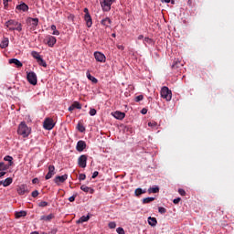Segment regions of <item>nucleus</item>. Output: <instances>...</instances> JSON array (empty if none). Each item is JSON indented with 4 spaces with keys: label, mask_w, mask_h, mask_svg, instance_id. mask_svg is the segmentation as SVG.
<instances>
[{
    "label": "nucleus",
    "mask_w": 234,
    "mask_h": 234,
    "mask_svg": "<svg viewBox=\"0 0 234 234\" xmlns=\"http://www.w3.org/2000/svg\"><path fill=\"white\" fill-rule=\"evenodd\" d=\"M162 3H171L172 5H175V0H161Z\"/></svg>",
    "instance_id": "50"
},
{
    "label": "nucleus",
    "mask_w": 234,
    "mask_h": 234,
    "mask_svg": "<svg viewBox=\"0 0 234 234\" xmlns=\"http://www.w3.org/2000/svg\"><path fill=\"white\" fill-rule=\"evenodd\" d=\"M78 165L79 167H81L82 169H85L87 167V155L82 154L78 159Z\"/></svg>",
    "instance_id": "10"
},
{
    "label": "nucleus",
    "mask_w": 234,
    "mask_h": 234,
    "mask_svg": "<svg viewBox=\"0 0 234 234\" xmlns=\"http://www.w3.org/2000/svg\"><path fill=\"white\" fill-rule=\"evenodd\" d=\"M143 100H144V95H138L135 97L134 101H136L138 103L139 101H142Z\"/></svg>",
    "instance_id": "44"
},
{
    "label": "nucleus",
    "mask_w": 234,
    "mask_h": 234,
    "mask_svg": "<svg viewBox=\"0 0 234 234\" xmlns=\"http://www.w3.org/2000/svg\"><path fill=\"white\" fill-rule=\"evenodd\" d=\"M69 202H74L76 200V196H71L69 197Z\"/></svg>",
    "instance_id": "52"
},
{
    "label": "nucleus",
    "mask_w": 234,
    "mask_h": 234,
    "mask_svg": "<svg viewBox=\"0 0 234 234\" xmlns=\"http://www.w3.org/2000/svg\"><path fill=\"white\" fill-rule=\"evenodd\" d=\"M54 175H56V167L54 165H48V172L45 176L46 180H50Z\"/></svg>",
    "instance_id": "12"
},
{
    "label": "nucleus",
    "mask_w": 234,
    "mask_h": 234,
    "mask_svg": "<svg viewBox=\"0 0 234 234\" xmlns=\"http://www.w3.org/2000/svg\"><path fill=\"white\" fill-rule=\"evenodd\" d=\"M10 165H6L5 164V162H1L0 163V171H8V169H10Z\"/></svg>",
    "instance_id": "29"
},
{
    "label": "nucleus",
    "mask_w": 234,
    "mask_h": 234,
    "mask_svg": "<svg viewBox=\"0 0 234 234\" xmlns=\"http://www.w3.org/2000/svg\"><path fill=\"white\" fill-rule=\"evenodd\" d=\"M90 218V216H82L79 218L77 221V224H83V222H89V219Z\"/></svg>",
    "instance_id": "27"
},
{
    "label": "nucleus",
    "mask_w": 234,
    "mask_h": 234,
    "mask_svg": "<svg viewBox=\"0 0 234 234\" xmlns=\"http://www.w3.org/2000/svg\"><path fill=\"white\" fill-rule=\"evenodd\" d=\"M9 43H10V40L8 39V37H4L0 43V48H6V47H8Z\"/></svg>",
    "instance_id": "22"
},
{
    "label": "nucleus",
    "mask_w": 234,
    "mask_h": 234,
    "mask_svg": "<svg viewBox=\"0 0 234 234\" xmlns=\"http://www.w3.org/2000/svg\"><path fill=\"white\" fill-rule=\"evenodd\" d=\"M43 127L46 131H52L53 127H56V122L51 118H46L43 122Z\"/></svg>",
    "instance_id": "6"
},
{
    "label": "nucleus",
    "mask_w": 234,
    "mask_h": 234,
    "mask_svg": "<svg viewBox=\"0 0 234 234\" xmlns=\"http://www.w3.org/2000/svg\"><path fill=\"white\" fill-rule=\"evenodd\" d=\"M180 200H181L180 197L175 198V199L173 200V203H174V204H179Z\"/></svg>",
    "instance_id": "51"
},
{
    "label": "nucleus",
    "mask_w": 234,
    "mask_h": 234,
    "mask_svg": "<svg viewBox=\"0 0 234 234\" xmlns=\"http://www.w3.org/2000/svg\"><path fill=\"white\" fill-rule=\"evenodd\" d=\"M74 105L72 104L71 106L69 107V112H72V111H74Z\"/></svg>",
    "instance_id": "57"
},
{
    "label": "nucleus",
    "mask_w": 234,
    "mask_h": 234,
    "mask_svg": "<svg viewBox=\"0 0 234 234\" xmlns=\"http://www.w3.org/2000/svg\"><path fill=\"white\" fill-rule=\"evenodd\" d=\"M77 129L80 133H85V126H83L81 123H78Z\"/></svg>",
    "instance_id": "37"
},
{
    "label": "nucleus",
    "mask_w": 234,
    "mask_h": 234,
    "mask_svg": "<svg viewBox=\"0 0 234 234\" xmlns=\"http://www.w3.org/2000/svg\"><path fill=\"white\" fill-rule=\"evenodd\" d=\"M27 80L30 85H37V75L34 71H29L27 74Z\"/></svg>",
    "instance_id": "5"
},
{
    "label": "nucleus",
    "mask_w": 234,
    "mask_h": 234,
    "mask_svg": "<svg viewBox=\"0 0 234 234\" xmlns=\"http://www.w3.org/2000/svg\"><path fill=\"white\" fill-rule=\"evenodd\" d=\"M73 108L80 110L81 109V104L79 101H75L73 103Z\"/></svg>",
    "instance_id": "41"
},
{
    "label": "nucleus",
    "mask_w": 234,
    "mask_h": 234,
    "mask_svg": "<svg viewBox=\"0 0 234 234\" xmlns=\"http://www.w3.org/2000/svg\"><path fill=\"white\" fill-rule=\"evenodd\" d=\"M56 37L54 36H48L45 39V43L48 44V47L52 48L54 47L55 43H57Z\"/></svg>",
    "instance_id": "15"
},
{
    "label": "nucleus",
    "mask_w": 234,
    "mask_h": 234,
    "mask_svg": "<svg viewBox=\"0 0 234 234\" xmlns=\"http://www.w3.org/2000/svg\"><path fill=\"white\" fill-rule=\"evenodd\" d=\"M86 76H87L88 80H90V82H92V83H98V79H96L95 77H93L92 75H90V71H87V72H86Z\"/></svg>",
    "instance_id": "26"
},
{
    "label": "nucleus",
    "mask_w": 234,
    "mask_h": 234,
    "mask_svg": "<svg viewBox=\"0 0 234 234\" xmlns=\"http://www.w3.org/2000/svg\"><path fill=\"white\" fill-rule=\"evenodd\" d=\"M30 234H39L38 231H32Z\"/></svg>",
    "instance_id": "63"
},
{
    "label": "nucleus",
    "mask_w": 234,
    "mask_h": 234,
    "mask_svg": "<svg viewBox=\"0 0 234 234\" xmlns=\"http://www.w3.org/2000/svg\"><path fill=\"white\" fill-rule=\"evenodd\" d=\"M67 178H69V175H67V174H65L63 176H57L54 178V182L57 186H61V184H63L67 181Z\"/></svg>",
    "instance_id": "9"
},
{
    "label": "nucleus",
    "mask_w": 234,
    "mask_h": 234,
    "mask_svg": "<svg viewBox=\"0 0 234 234\" xmlns=\"http://www.w3.org/2000/svg\"><path fill=\"white\" fill-rule=\"evenodd\" d=\"M112 116L116 120H123V118H125V112L116 111L112 113Z\"/></svg>",
    "instance_id": "17"
},
{
    "label": "nucleus",
    "mask_w": 234,
    "mask_h": 234,
    "mask_svg": "<svg viewBox=\"0 0 234 234\" xmlns=\"http://www.w3.org/2000/svg\"><path fill=\"white\" fill-rule=\"evenodd\" d=\"M180 67H184V65L182 64V62L176 60L174 62V64L172 65V69H180Z\"/></svg>",
    "instance_id": "31"
},
{
    "label": "nucleus",
    "mask_w": 234,
    "mask_h": 234,
    "mask_svg": "<svg viewBox=\"0 0 234 234\" xmlns=\"http://www.w3.org/2000/svg\"><path fill=\"white\" fill-rule=\"evenodd\" d=\"M117 48H119V50H123V46H118Z\"/></svg>",
    "instance_id": "62"
},
{
    "label": "nucleus",
    "mask_w": 234,
    "mask_h": 234,
    "mask_svg": "<svg viewBox=\"0 0 234 234\" xmlns=\"http://www.w3.org/2000/svg\"><path fill=\"white\" fill-rule=\"evenodd\" d=\"M18 195L23 196V195H27V193H29L28 191V186H27V185L22 184L20 185L17 189H16Z\"/></svg>",
    "instance_id": "14"
},
{
    "label": "nucleus",
    "mask_w": 234,
    "mask_h": 234,
    "mask_svg": "<svg viewBox=\"0 0 234 234\" xmlns=\"http://www.w3.org/2000/svg\"><path fill=\"white\" fill-rule=\"evenodd\" d=\"M81 191H84V193H90V195H92L94 193V188L89 187L85 185H82L80 186Z\"/></svg>",
    "instance_id": "20"
},
{
    "label": "nucleus",
    "mask_w": 234,
    "mask_h": 234,
    "mask_svg": "<svg viewBox=\"0 0 234 234\" xmlns=\"http://www.w3.org/2000/svg\"><path fill=\"white\" fill-rule=\"evenodd\" d=\"M112 37H116V33H112Z\"/></svg>",
    "instance_id": "64"
},
{
    "label": "nucleus",
    "mask_w": 234,
    "mask_h": 234,
    "mask_svg": "<svg viewBox=\"0 0 234 234\" xmlns=\"http://www.w3.org/2000/svg\"><path fill=\"white\" fill-rule=\"evenodd\" d=\"M51 30H53V32L56 30V25H51Z\"/></svg>",
    "instance_id": "59"
},
{
    "label": "nucleus",
    "mask_w": 234,
    "mask_h": 234,
    "mask_svg": "<svg viewBox=\"0 0 234 234\" xmlns=\"http://www.w3.org/2000/svg\"><path fill=\"white\" fill-rule=\"evenodd\" d=\"M116 231L118 234H125V230L122 227L117 228Z\"/></svg>",
    "instance_id": "43"
},
{
    "label": "nucleus",
    "mask_w": 234,
    "mask_h": 234,
    "mask_svg": "<svg viewBox=\"0 0 234 234\" xmlns=\"http://www.w3.org/2000/svg\"><path fill=\"white\" fill-rule=\"evenodd\" d=\"M89 114H90V116H96V114H97L96 109L90 108Z\"/></svg>",
    "instance_id": "39"
},
{
    "label": "nucleus",
    "mask_w": 234,
    "mask_h": 234,
    "mask_svg": "<svg viewBox=\"0 0 234 234\" xmlns=\"http://www.w3.org/2000/svg\"><path fill=\"white\" fill-rule=\"evenodd\" d=\"M56 216L54 214H48V216H41L40 220H44L45 222H50L52 218H54Z\"/></svg>",
    "instance_id": "21"
},
{
    "label": "nucleus",
    "mask_w": 234,
    "mask_h": 234,
    "mask_svg": "<svg viewBox=\"0 0 234 234\" xmlns=\"http://www.w3.org/2000/svg\"><path fill=\"white\" fill-rule=\"evenodd\" d=\"M158 212L161 214V215H165V213H167V209L164 207H158Z\"/></svg>",
    "instance_id": "38"
},
{
    "label": "nucleus",
    "mask_w": 234,
    "mask_h": 234,
    "mask_svg": "<svg viewBox=\"0 0 234 234\" xmlns=\"http://www.w3.org/2000/svg\"><path fill=\"white\" fill-rule=\"evenodd\" d=\"M39 207H47V206H48V202L47 201H41L40 203H38Z\"/></svg>",
    "instance_id": "42"
},
{
    "label": "nucleus",
    "mask_w": 234,
    "mask_h": 234,
    "mask_svg": "<svg viewBox=\"0 0 234 234\" xmlns=\"http://www.w3.org/2000/svg\"><path fill=\"white\" fill-rule=\"evenodd\" d=\"M144 45H145V47H147V45H150V47H154V40H153L152 38H149V37H144Z\"/></svg>",
    "instance_id": "25"
},
{
    "label": "nucleus",
    "mask_w": 234,
    "mask_h": 234,
    "mask_svg": "<svg viewBox=\"0 0 234 234\" xmlns=\"http://www.w3.org/2000/svg\"><path fill=\"white\" fill-rule=\"evenodd\" d=\"M101 27H104V28H111V25H112V20L111 19V17L107 16L101 20Z\"/></svg>",
    "instance_id": "13"
},
{
    "label": "nucleus",
    "mask_w": 234,
    "mask_h": 234,
    "mask_svg": "<svg viewBox=\"0 0 234 234\" xmlns=\"http://www.w3.org/2000/svg\"><path fill=\"white\" fill-rule=\"evenodd\" d=\"M39 195V192L37 190H34L32 193H31V197H33V198H36Z\"/></svg>",
    "instance_id": "45"
},
{
    "label": "nucleus",
    "mask_w": 234,
    "mask_h": 234,
    "mask_svg": "<svg viewBox=\"0 0 234 234\" xmlns=\"http://www.w3.org/2000/svg\"><path fill=\"white\" fill-rule=\"evenodd\" d=\"M5 162H8V165L12 166L14 165V157L10 156V155H5L4 157Z\"/></svg>",
    "instance_id": "28"
},
{
    "label": "nucleus",
    "mask_w": 234,
    "mask_h": 234,
    "mask_svg": "<svg viewBox=\"0 0 234 234\" xmlns=\"http://www.w3.org/2000/svg\"><path fill=\"white\" fill-rule=\"evenodd\" d=\"M156 125H157L156 122H148V127L154 128L156 127Z\"/></svg>",
    "instance_id": "48"
},
{
    "label": "nucleus",
    "mask_w": 234,
    "mask_h": 234,
    "mask_svg": "<svg viewBox=\"0 0 234 234\" xmlns=\"http://www.w3.org/2000/svg\"><path fill=\"white\" fill-rule=\"evenodd\" d=\"M37 62L38 65H40V67L47 68V61H45V59H43L41 57L37 60Z\"/></svg>",
    "instance_id": "34"
},
{
    "label": "nucleus",
    "mask_w": 234,
    "mask_h": 234,
    "mask_svg": "<svg viewBox=\"0 0 234 234\" xmlns=\"http://www.w3.org/2000/svg\"><path fill=\"white\" fill-rule=\"evenodd\" d=\"M178 193L181 197H186V190H184V188H179Z\"/></svg>",
    "instance_id": "46"
},
{
    "label": "nucleus",
    "mask_w": 234,
    "mask_h": 234,
    "mask_svg": "<svg viewBox=\"0 0 234 234\" xmlns=\"http://www.w3.org/2000/svg\"><path fill=\"white\" fill-rule=\"evenodd\" d=\"M5 27L8 28L10 32H14V30H16V32H22L23 31V25L16 19H10L7 20L5 23Z\"/></svg>",
    "instance_id": "1"
},
{
    "label": "nucleus",
    "mask_w": 234,
    "mask_h": 234,
    "mask_svg": "<svg viewBox=\"0 0 234 234\" xmlns=\"http://www.w3.org/2000/svg\"><path fill=\"white\" fill-rule=\"evenodd\" d=\"M17 134L23 136V138H28V136H30V128H28L27 122H20L17 129Z\"/></svg>",
    "instance_id": "2"
},
{
    "label": "nucleus",
    "mask_w": 234,
    "mask_h": 234,
    "mask_svg": "<svg viewBox=\"0 0 234 234\" xmlns=\"http://www.w3.org/2000/svg\"><path fill=\"white\" fill-rule=\"evenodd\" d=\"M8 2H9L8 0H3L5 8H6V6H8Z\"/></svg>",
    "instance_id": "53"
},
{
    "label": "nucleus",
    "mask_w": 234,
    "mask_h": 234,
    "mask_svg": "<svg viewBox=\"0 0 234 234\" xmlns=\"http://www.w3.org/2000/svg\"><path fill=\"white\" fill-rule=\"evenodd\" d=\"M148 224H149V226H152V228H154V226H156V224H158V220H156V218L149 217Z\"/></svg>",
    "instance_id": "24"
},
{
    "label": "nucleus",
    "mask_w": 234,
    "mask_h": 234,
    "mask_svg": "<svg viewBox=\"0 0 234 234\" xmlns=\"http://www.w3.org/2000/svg\"><path fill=\"white\" fill-rule=\"evenodd\" d=\"M116 0H100L101 6L103 12H111V6Z\"/></svg>",
    "instance_id": "4"
},
{
    "label": "nucleus",
    "mask_w": 234,
    "mask_h": 234,
    "mask_svg": "<svg viewBox=\"0 0 234 234\" xmlns=\"http://www.w3.org/2000/svg\"><path fill=\"white\" fill-rule=\"evenodd\" d=\"M99 175H100V172L99 171H95V172H93V174L91 176V178H96Z\"/></svg>",
    "instance_id": "49"
},
{
    "label": "nucleus",
    "mask_w": 234,
    "mask_h": 234,
    "mask_svg": "<svg viewBox=\"0 0 234 234\" xmlns=\"http://www.w3.org/2000/svg\"><path fill=\"white\" fill-rule=\"evenodd\" d=\"M52 34L53 36H59V31L56 29Z\"/></svg>",
    "instance_id": "54"
},
{
    "label": "nucleus",
    "mask_w": 234,
    "mask_h": 234,
    "mask_svg": "<svg viewBox=\"0 0 234 234\" xmlns=\"http://www.w3.org/2000/svg\"><path fill=\"white\" fill-rule=\"evenodd\" d=\"M5 175H6V172L0 171V178H3V176H5Z\"/></svg>",
    "instance_id": "55"
},
{
    "label": "nucleus",
    "mask_w": 234,
    "mask_h": 234,
    "mask_svg": "<svg viewBox=\"0 0 234 234\" xmlns=\"http://www.w3.org/2000/svg\"><path fill=\"white\" fill-rule=\"evenodd\" d=\"M138 39H139V40L144 39V35H140V36L138 37Z\"/></svg>",
    "instance_id": "60"
},
{
    "label": "nucleus",
    "mask_w": 234,
    "mask_h": 234,
    "mask_svg": "<svg viewBox=\"0 0 234 234\" xmlns=\"http://www.w3.org/2000/svg\"><path fill=\"white\" fill-rule=\"evenodd\" d=\"M21 217H27V211L21 210V211L16 212V218H21Z\"/></svg>",
    "instance_id": "32"
},
{
    "label": "nucleus",
    "mask_w": 234,
    "mask_h": 234,
    "mask_svg": "<svg viewBox=\"0 0 234 234\" xmlns=\"http://www.w3.org/2000/svg\"><path fill=\"white\" fill-rule=\"evenodd\" d=\"M160 94H161V98H163V100H165L166 101H171L173 98V92L166 86H164L161 89Z\"/></svg>",
    "instance_id": "3"
},
{
    "label": "nucleus",
    "mask_w": 234,
    "mask_h": 234,
    "mask_svg": "<svg viewBox=\"0 0 234 234\" xmlns=\"http://www.w3.org/2000/svg\"><path fill=\"white\" fill-rule=\"evenodd\" d=\"M84 21H86V27H88V28L92 27V17L90 16V14L87 13L84 15Z\"/></svg>",
    "instance_id": "16"
},
{
    "label": "nucleus",
    "mask_w": 234,
    "mask_h": 234,
    "mask_svg": "<svg viewBox=\"0 0 234 234\" xmlns=\"http://www.w3.org/2000/svg\"><path fill=\"white\" fill-rule=\"evenodd\" d=\"M154 197H145L143 199V204H151V202H154Z\"/></svg>",
    "instance_id": "35"
},
{
    "label": "nucleus",
    "mask_w": 234,
    "mask_h": 234,
    "mask_svg": "<svg viewBox=\"0 0 234 234\" xmlns=\"http://www.w3.org/2000/svg\"><path fill=\"white\" fill-rule=\"evenodd\" d=\"M144 193H147V189L144 188H136L135 191H134V195L135 197H141V195H144Z\"/></svg>",
    "instance_id": "23"
},
{
    "label": "nucleus",
    "mask_w": 234,
    "mask_h": 234,
    "mask_svg": "<svg viewBox=\"0 0 234 234\" xmlns=\"http://www.w3.org/2000/svg\"><path fill=\"white\" fill-rule=\"evenodd\" d=\"M146 112H147V109H145V108L142 109V111H141L142 114H145Z\"/></svg>",
    "instance_id": "58"
},
{
    "label": "nucleus",
    "mask_w": 234,
    "mask_h": 234,
    "mask_svg": "<svg viewBox=\"0 0 234 234\" xmlns=\"http://www.w3.org/2000/svg\"><path fill=\"white\" fill-rule=\"evenodd\" d=\"M93 56L96 61H98L99 63H105V61H107V57H105V54L100 51H95Z\"/></svg>",
    "instance_id": "8"
},
{
    "label": "nucleus",
    "mask_w": 234,
    "mask_h": 234,
    "mask_svg": "<svg viewBox=\"0 0 234 234\" xmlns=\"http://www.w3.org/2000/svg\"><path fill=\"white\" fill-rule=\"evenodd\" d=\"M9 63L12 65H16V67H17V69H21V67H23V63L17 59V58H11L9 59Z\"/></svg>",
    "instance_id": "18"
},
{
    "label": "nucleus",
    "mask_w": 234,
    "mask_h": 234,
    "mask_svg": "<svg viewBox=\"0 0 234 234\" xmlns=\"http://www.w3.org/2000/svg\"><path fill=\"white\" fill-rule=\"evenodd\" d=\"M160 192V187L154 186V187H150L148 188V193H159Z\"/></svg>",
    "instance_id": "33"
},
{
    "label": "nucleus",
    "mask_w": 234,
    "mask_h": 234,
    "mask_svg": "<svg viewBox=\"0 0 234 234\" xmlns=\"http://www.w3.org/2000/svg\"><path fill=\"white\" fill-rule=\"evenodd\" d=\"M84 13L85 14H90V13H89V9L88 8H84Z\"/></svg>",
    "instance_id": "61"
},
{
    "label": "nucleus",
    "mask_w": 234,
    "mask_h": 234,
    "mask_svg": "<svg viewBox=\"0 0 234 234\" xmlns=\"http://www.w3.org/2000/svg\"><path fill=\"white\" fill-rule=\"evenodd\" d=\"M16 10H20L21 12H28V5L22 2L20 5H16Z\"/></svg>",
    "instance_id": "19"
},
{
    "label": "nucleus",
    "mask_w": 234,
    "mask_h": 234,
    "mask_svg": "<svg viewBox=\"0 0 234 234\" xmlns=\"http://www.w3.org/2000/svg\"><path fill=\"white\" fill-rule=\"evenodd\" d=\"M13 179L12 177H7L3 181V186L4 187H8V186H10V184H12Z\"/></svg>",
    "instance_id": "30"
},
{
    "label": "nucleus",
    "mask_w": 234,
    "mask_h": 234,
    "mask_svg": "<svg viewBox=\"0 0 234 234\" xmlns=\"http://www.w3.org/2000/svg\"><path fill=\"white\" fill-rule=\"evenodd\" d=\"M108 228H110V229H114L116 228V222L112 221L108 224Z\"/></svg>",
    "instance_id": "40"
},
{
    "label": "nucleus",
    "mask_w": 234,
    "mask_h": 234,
    "mask_svg": "<svg viewBox=\"0 0 234 234\" xmlns=\"http://www.w3.org/2000/svg\"><path fill=\"white\" fill-rule=\"evenodd\" d=\"M37 182H39V179H37V177L32 180V184H37Z\"/></svg>",
    "instance_id": "56"
},
{
    "label": "nucleus",
    "mask_w": 234,
    "mask_h": 234,
    "mask_svg": "<svg viewBox=\"0 0 234 234\" xmlns=\"http://www.w3.org/2000/svg\"><path fill=\"white\" fill-rule=\"evenodd\" d=\"M85 178H87V176L85 174H80L79 175V180L80 181L85 180Z\"/></svg>",
    "instance_id": "47"
},
{
    "label": "nucleus",
    "mask_w": 234,
    "mask_h": 234,
    "mask_svg": "<svg viewBox=\"0 0 234 234\" xmlns=\"http://www.w3.org/2000/svg\"><path fill=\"white\" fill-rule=\"evenodd\" d=\"M76 149L79 153H83V151H85V149H87V143H85V141H83V140L78 141Z\"/></svg>",
    "instance_id": "11"
},
{
    "label": "nucleus",
    "mask_w": 234,
    "mask_h": 234,
    "mask_svg": "<svg viewBox=\"0 0 234 234\" xmlns=\"http://www.w3.org/2000/svg\"><path fill=\"white\" fill-rule=\"evenodd\" d=\"M31 56H32V58L37 59V61L41 58V55H39V53H37V51H32Z\"/></svg>",
    "instance_id": "36"
},
{
    "label": "nucleus",
    "mask_w": 234,
    "mask_h": 234,
    "mask_svg": "<svg viewBox=\"0 0 234 234\" xmlns=\"http://www.w3.org/2000/svg\"><path fill=\"white\" fill-rule=\"evenodd\" d=\"M27 24L30 25L31 30H36V28H37V26L39 25V18H37V17H36V18L28 17L27 19Z\"/></svg>",
    "instance_id": "7"
}]
</instances>
